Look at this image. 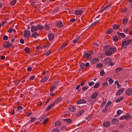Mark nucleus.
Instances as JSON below:
<instances>
[{"label":"nucleus","instance_id":"nucleus-35","mask_svg":"<svg viewBox=\"0 0 132 132\" xmlns=\"http://www.w3.org/2000/svg\"><path fill=\"white\" fill-rule=\"evenodd\" d=\"M122 70H123V69H122V68H121V67L118 68H117L116 69L115 72L116 73H117L119 71H122Z\"/></svg>","mask_w":132,"mask_h":132},{"label":"nucleus","instance_id":"nucleus-15","mask_svg":"<svg viewBox=\"0 0 132 132\" xmlns=\"http://www.w3.org/2000/svg\"><path fill=\"white\" fill-rule=\"evenodd\" d=\"M54 36L53 34H50L48 36L49 40L50 41H51L53 40L54 38Z\"/></svg>","mask_w":132,"mask_h":132},{"label":"nucleus","instance_id":"nucleus-63","mask_svg":"<svg viewBox=\"0 0 132 132\" xmlns=\"http://www.w3.org/2000/svg\"><path fill=\"white\" fill-rule=\"evenodd\" d=\"M51 52L50 51H48L46 53V55L47 56L51 54Z\"/></svg>","mask_w":132,"mask_h":132},{"label":"nucleus","instance_id":"nucleus-53","mask_svg":"<svg viewBox=\"0 0 132 132\" xmlns=\"http://www.w3.org/2000/svg\"><path fill=\"white\" fill-rule=\"evenodd\" d=\"M88 84L90 86H91L93 85L94 84V83L93 81L91 82H88Z\"/></svg>","mask_w":132,"mask_h":132},{"label":"nucleus","instance_id":"nucleus-36","mask_svg":"<svg viewBox=\"0 0 132 132\" xmlns=\"http://www.w3.org/2000/svg\"><path fill=\"white\" fill-rule=\"evenodd\" d=\"M100 84L99 82L96 83L94 87V88H97L99 87Z\"/></svg>","mask_w":132,"mask_h":132},{"label":"nucleus","instance_id":"nucleus-64","mask_svg":"<svg viewBox=\"0 0 132 132\" xmlns=\"http://www.w3.org/2000/svg\"><path fill=\"white\" fill-rule=\"evenodd\" d=\"M85 66L86 67H88L89 66V64L88 62H87L86 63V64L85 65Z\"/></svg>","mask_w":132,"mask_h":132},{"label":"nucleus","instance_id":"nucleus-27","mask_svg":"<svg viewBox=\"0 0 132 132\" xmlns=\"http://www.w3.org/2000/svg\"><path fill=\"white\" fill-rule=\"evenodd\" d=\"M124 98V97L123 96L122 97H121L118 98L116 101V102L117 103L121 101Z\"/></svg>","mask_w":132,"mask_h":132},{"label":"nucleus","instance_id":"nucleus-18","mask_svg":"<svg viewBox=\"0 0 132 132\" xmlns=\"http://www.w3.org/2000/svg\"><path fill=\"white\" fill-rule=\"evenodd\" d=\"M57 26L58 27L61 28L63 26V24L61 21H58L56 23Z\"/></svg>","mask_w":132,"mask_h":132},{"label":"nucleus","instance_id":"nucleus-7","mask_svg":"<svg viewBox=\"0 0 132 132\" xmlns=\"http://www.w3.org/2000/svg\"><path fill=\"white\" fill-rule=\"evenodd\" d=\"M119 120L116 119H114L111 121L112 123L114 125H117L119 123Z\"/></svg>","mask_w":132,"mask_h":132},{"label":"nucleus","instance_id":"nucleus-58","mask_svg":"<svg viewBox=\"0 0 132 132\" xmlns=\"http://www.w3.org/2000/svg\"><path fill=\"white\" fill-rule=\"evenodd\" d=\"M122 38H124L125 37L126 35L123 33H121L120 35Z\"/></svg>","mask_w":132,"mask_h":132},{"label":"nucleus","instance_id":"nucleus-19","mask_svg":"<svg viewBox=\"0 0 132 132\" xmlns=\"http://www.w3.org/2000/svg\"><path fill=\"white\" fill-rule=\"evenodd\" d=\"M69 110L71 112H73L76 111L75 108L73 106H70L69 107Z\"/></svg>","mask_w":132,"mask_h":132},{"label":"nucleus","instance_id":"nucleus-30","mask_svg":"<svg viewBox=\"0 0 132 132\" xmlns=\"http://www.w3.org/2000/svg\"><path fill=\"white\" fill-rule=\"evenodd\" d=\"M32 37H34V38H36V36H38V34L37 32H35L32 34Z\"/></svg>","mask_w":132,"mask_h":132},{"label":"nucleus","instance_id":"nucleus-48","mask_svg":"<svg viewBox=\"0 0 132 132\" xmlns=\"http://www.w3.org/2000/svg\"><path fill=\"white\" fill-rule=\"evenodd\" d=\"M109 84L111 85L113 82L114 81L112 78H110L109 80Z\"/></svg>","mask_w":132,"mask_h":132},{"label":"nucleus","instance_id":"nucleus-20","mask_svg":"<svg viewBox=\"0 0 132 132\" xmlns=\"http://www.w3.org/2000/svg\"><path fill=\"white\" fill-rule=\"evenodd\" d=\"M128 20V19L127 18H125L122 20L123 24L126 25L127 24V22Z\"/></svg>","mask_w":132,"mask_h":132},{"label":"nucleus","instance_id":"nucleus-6","mask_svg":"<svg viewBox=\"0 0 132 132\" xmlns=\"http://www.w3.org/2000/svg\"><path fill=\"white\" fill-rule=\"evenodd\" d=\"M62 97L57 98L53 103L55 105V104L58 103L59 102L61 101L62 100Z\"/></svg>","mask_w":132,"mask_h":132},{"label":"nucleus","instance_id":"nucleus-62","mask_svg":"<svg viewBox=\"0 0 132 132\" xmlns=\"http://www.w3.org/2000/svg\"><path fill=\"white\" fill-rule=\"evenodd\" d=\"M88 87V86H87V87H86L85 86H83L82 87V89L83 90H86Z\"/></svg>","mask_w":132,"mask_h":132},{"label":"nucleus","instance_id":"nucleus-42","mask_svg":"<svg viewBox=\"0 0 132 132\" xmlns=\"http://www.w3.org/2000/svg\"><path fill=\"white\" fill-rule=\"evenodd\" d=\"M80 37V36H79L77 38H76L73 41V43H76L77 42V41L78 40H79V38Z\"/></svg>","mask_w":132,"mask_h":132},{"label":"nucleus","instance_id":"nucleus-50","mask_svg":"<svg viewBox=\"0 0 132 132\" xmlns=\"http://www.w3.org/2000/svg\"><path fill=\"white\" fill-rule=\"evenodd\" d=\"M8 37L7 36L4 35L3 37V39L4 40H7Z\"/></svg>","mask_w":132,"mask_h":132},{"label":"nucleus","instance_id":"nucleus-57","mask_svg":"<svg viewBox=\"0 0 132 132\" xmlns=\"http://www.w3.org/2000/svg\"><path fill=\"white\" fill-rule=\"evenodd\" d=\"M110 46L109 45H106L104 47V50H106L108 49V47L110 48Z\"/></svg>","mask_w":132,"mask_h":132},{"label":"nucleus","instance_id":"nucleus-12","mask_svg":"<svg viewBox=\"0 0 132 132\" xmlns=\"http://www.w3.org/2000/svg\"><path fill=\"white\" fill-rule=\"evenodd\" d=\"M37 26L32 25L31 28V31L32 32L36 31L37 30Z\"/></svg>","mask_w":132,"mask_h":132},{"label":"nucleus","instance_id":"nucleus-13","mask_svg":"<svg viewBox=\"0 0 132 132\" xmlns=\"http://www.w3.org/2000/svg\"><path fill=\"white\" fill-rule=\"evenodd\" d=\"M130 116L129 114H128L127 116L121 117L120 118V120H122L125 119L126 120H127L130 117Z\"/></svg>","mask_w":132,"mask_h":132},{"label":"nucleus","instance_id":"nucleus-52","mask_svg":"<svg viewBox=\"0 0 132 132\" xmlns=\"http://www.w3.org/2000/svg\"><path fill=\"white\" fill-rule=\"evenodd\" d=\"M35 77V76L34 75H33L30 78H29V80L30 81H31L33 80Z\"/></svg>","mask_w":132,"mask_h":132},{"label":"nucleus","instance_id":"nucleus-61","mask_svg":"<svg viewBox=\"0 0 132 132\" xmlns=\"http://www.w3.org/2000/svg\"><path fill=\"white\" fill-rule=\"evenodd\" d=\"M84 112V110H82L79 112V113H80L79 115H81Z\"/></svg>","mask_w":132,"mask_h":132},{"label":"nucleus","instance_id":"nucleus-38","mask_svg":"<svg viewBox=\"0 0 132 132\" xmlns=\"http://www.w3.org/2000/svg\"><path fill=\"white\" fill-rule=\"evenodd\" d=\"M16 2V0H14L12 1L10 3V4L11 5H12V6H13L15 4Z\"/></svg>","mask_w":132,"mask_h":132},{"label":"nucleus","instance_id":"nucleus-11","mask_svg":"<svg viewBox=\"0 0 132 132\" xmlns=\"http://www.w3.org/2000/svg\"><path fill=\"white\" fill-rule=\"evenodd\" d=\"M100 60L97 58H94L92 59V62L93 64H95L96 62H99Z\"/></svg>","mask_w":132,"mask_h":132},{"label":"nucleus","instance_id":"nucleus-14","mask_svg":"<svg viewBox=\"0 0 132 132\" xmlns=\"http://www.w3.org/2000/svg\"><path fill=\"white\" fill-rule=\"evenodd\" d=\"M110 122L108 121L105 122L103 123V126L105 127H108L110 125Z\"/></svg>","mask_w":132,"mask_h":132},{"label":"nucleus","instance_id":"nucleus-59","mask_svg":"<svg viewBox=\"0 0 132 132\" xmlns=\"http://www.w3.org/2000/svg\"><path fill=\"white\" fill-rule=\"evenodd\" d=\"M20 42L22 44H24V41L23 39H21L20 40Z\"/></svg>","mask_w":132,"mask_h":132},{"label":"nucleus","instance_id":"nucleus-8","mask_svg":"<svg viewBox=\"0 0 132 132\" xmlns=\"http://www.w3.org/2000/svg\"><path fill=\"white\" fill-rule=\"evenodd\" d=\"M55 106L54 104L52 103L50 105H49L45 109L46 111H48L50 110L51 108L52 107H54Z\"/></svg>","mask_w":132,"mask_h":132},{"label":"nucleus","instance_id":"nucleus-22","mask_svg":"<svg viewBox=\"0 0 132 132\" xmlns=\"http://www.w3.org/2000/svg\"><path fill=\"white\" fill-rule=\"evenodd\" d=\"M82 11L81 10H76L75 11V14L79 15L81 14L82 13Z\"/></svg>","mask_w":132,"mask_h":132},{"label":"nucleus","instance_id":"nucleus-16","mask_svg":"<svg viewBox=\"0 0 132 132\" xmlns=\"http://www.w3.org/2000/svg\"><path fill=\"white\" fill-rule=\"evenodd\" d=\"M37 29H38L40 30H43L44 28V27L41 24H37Z\"/></svg>","mask_w":132,"mask_h":132},{"label":"nucleus","instance_id":"nucleus-40","mask_svg":"<svg viewBox=\"0 0 132 132\" xmlns=\"http://www.w3.org/2000/svg\"><path fill=\"white\" fill-rule=\"evenodd\" d=\"M52 132H60V131L58 129L54 128L52 130Z\"/></svg>","mask_w":132,"mask_h":132},{"label":"nucleus","instance_id":"nucleus-23","mask_svg":"<svg viewBox=\"0 0 132 132\" xmlns=\"http://www.w3.org/2000/svg\"><path fill=\"white\" fill-rule=\"evenodd\" d=\"M98 95V93L96 92L94 93L92 95V98H96Z\"/></svg>","mask_w":132,"mask_h":132},{"label":"nucleus","instance_id":"nucleus-2","mask_svg":"<svg viewBox=\"0 0 132 132\" xmlns=\"http://www.w3.org/2000/svg\"><path fill=\"white\" fill-rule=\"evenodd\" d=\"M131 43V44L132 45V39H129L126 40H124L122 42L121 47L122 48L125 49L127 47V45H129Z\"/></svg>","mask_w":132,"mask_h":132},{"label":"nucleus","instance_id":"nucleus-24","mask_svg":"<svg viewBox=\"0 0 132 132\" xmlns=\"http://www.w3.org/2000/svg\"><path fill=\"white\" fill-rule=\"evenodd\" d=\"M23 36L25 37H30L28 34V32L27 31V30H25L24 31Z\"/></svg>","mask_w":132,"mask_h":132},{"label":"nucleus","instance_id":"nucleus-21","mask_svg":"<svg viewBox=\"0 0 132 132\" xmlns=\"http://www.w3.org/2000/svg\"><path fill=\"white\" fill-rule=\"evenodd\" d=\"M63 120L64 121L69 123H71L72 121V120L70 118L64 119Z\"/></svg>","mask_w":132,"mask_h":132},{"label":"nucleus","instance_id":"nucleus-46","mask_svg":"<svg viewBox=\"0 0 132 132\" xmlns=\"http://www.w3.org/2000/svg\"><path fill=\"white\" fill-rule=\"evenodd\" d=\"M85 64L83 63H81L80 65V68L81 69H82L84 68V66H85Z\"/></svg>","mask_w":132,"mask_h":132},{"label":"nucleus","instance_id":"nucleus-49","mask_svg":"<svg viewBox=\"0 0 132 132\" xmlns=\"http://www.w3.org/2000/svg\"><path fill=\"white\" fill-rule=\"evenodd\" d=\"M48 120V118H47L45 119L43 121V123L44 125H45Z\"/></svg>","mask_w":132,"mask_h":132},{"label":"nucleus","instance_id":"nucleus-60","mask_svg":"<svg viewBox=\"0 0 132 132\" xmlns=\"http://www.w3.org/2000/svg\"><path fill=\"white\" fill-rule=\"evenodd\" d=\"M127 11V8L126 7H125L124 9H123L122 10V12H125Z\"/></svg>","mask_w":132,"mask_h":132},{"label":"nucleus","instance_id":"nucleus-45","mask_svg":"<svg viewBox=\"0 0 132 132\" xmlns=\"http://www.w3.org/2000/svg\"><path fill=\"white\" fill-rule=\"evenodd\" d=\"M105 73L103 70H101L100 72V75L101 76H103L105 74Z\"/></svg>","mask_w":132,"mask_h":132},{"label":"nucleus","instance_id":"nucleus-37","mask_svg":"<svg viewBox=\"0 0 132 132\" xmlns=\"http://www.w3.org/2000/svg\"><path fill=\"white\" fill-rule=\"evenodd\" d=\"M108 85V84L106 82H105L103 83V84H102V87L103 88H105V87L107 86Z\"/></svg>","mask_w":132,"mask_h":132},{"label":"nucleus","instance_id":"nucleus-1","mask_svg":"<svg viewBox=\"0 0 132 132\" xmlns=\"http://www.w3.org/2000/svg\"><path fill=\"white\" fill-rule=\"evenodd\" d=\"M117 51V49L114 47L110 48L109 50L106 51L105 53V55L107 56H110L112 55V54L114 53Z\"/></svg>","mask_w":132,"mask_h":132},{"label":"nucleus","instance_id":"nucleus-33","mask_svg":"<svg viewBox=\"0 0 132 132\" xmlns=\"http://www.w3.org/2000/svg\"><path fill=\"white\" fill-rule=\"evenodd\" d=\"M113 40L115 42H117L118 41V38L117 36H113Z\"/></svg>","mask_w":132,"mask_h":132},{"label":"nucleus","instance_id":"nucleus-26","mask_svg":"<svg viewBox=\"0 0 132 132\" xmlns=\"http://www.w3.org/2000/svg\"><path fill=\"white\" fill-rule=\"evenodd\" d=\"M89 56H89L88 53H85L83 55L82 57H83L84 58H88Z\"/></svg>","mask_w":132,"mask_h":132},{"label":"nucleus","instance_id":"nucleus-10","mask_svg":"<svg viewBox=\"0 0 132 132\" xmlns=\"http://www.w3.org/2000/svg\"><path fill=\"white\" fill-rule=\"evenodd\" d=\"M86 102V101L83 99H80L78 100L77 102V104H81L85 103Z\"/></svg>","mask_w":132,"mask_h":132},{"label":"nucleus","instance_id":"nucleus-39","mask_svg":"<svg viewBox=\"0 0 132 132\" xmlns=\"http://www.w3.org/2000/svg\"><path fill=\"white\" fill-rule=\"evenodd\" d=\"M67 44H63L59 48V50H62L63 48L65 47Z\"/></svg>","mask_w":132,"mask_h":132},{"label":"nucleus","instance_id":"nucleus-5","mask_svg":"<svg viewBox=\"0 0 132 132\" xmlns=\"http://www.w3.org/2000/svg\"><path fill=\"white\" fill-rule=\"evenodd\" d=\"M125 89L123 88H122L119 89L116 93V95L118 96L120 95L122 93L125 91Z\"/></svg>","mask_w":132,"mask_h":132},{"label":"nucleus","instance_id":"nucleus-41","mask_svg":"<svg viewBox=\"0 0 132 132\" xmlns=\"http://www.w3.org/2000/svg\"><path fill=\"white\" fill-rule=\"evenodd\" d=\"M56 88L55 86H53L51 87L50 89V91L52 92L55 89H56Z\"/></svg>","mask_w":132,"mask_h":132},{"label":"nucleus","instance_id":"nucleus-51","mask_svg":"<svg viewBox=\"0 0 132 132\" xmlns=\"http://www.w3.org/2000/svg\"><path fill=\"white\" fill-rule=\"evenodd\" d=\"M36 119V118L35 117H34L33 118L31 117V120L30 121L32 123L34 122Z\"/></svg>","mask_w":132,"mask_h":132},{"label":"nucleus","instance_id":"nucleus-34","mask_svg":"<svg viewBox=\"0 0 132 132\" xmlns=\"http://www.w3.org/2000/svg\"><path fill=\"white\" fill-rule=\"evenodd\" d=\"M24 50L27 53H28L30 51V49L28 47H26L24 49Z\"/></svg>","mask_w":132,"mask_h":132},{"label":"nucleus","instance_id":"nucleus-54","mask_svg":"<svg viewBox=\"0 0 132 132\" xmlns=\"http://www.w3.org/2000/svg\"><path fill=\"white\" fill-rule=\"evenodd\" d=\"M99 21V20H97L95 22L93 23L92 24L91 26H92L94 25L95 24H96Z\"/></svg>","mask_w":132,"mask_h":132},{"label":"nucleus","instance_id":"nucleus-29","mask_svg":"<svg viewBox=\"0 0 132 132\" xmlns=\"http://www.w3.org/2000/svg\"><path fill=\"white\" fill-rule=\"evenodd\" d=\"M48 78L47 77H44L42 78L41 80V82H44L46 81L48 79Z\"/></svg>","mask_w":132,"mask_h":132},{"label":"nucleus","instance_id":"nucleus-28","mask_svg":"<svg viewBox=\"0 0 132 132\" xmlns=\"http://www.w3.org/2000/svg\"><path fill=\"white\" fill-rule=\"evenodd\" d=\"M44 27L45 29L47 31L49 30L50 28V26L46 24Z\"/></svg>","mask_w":132,"mask_h":132},{"label":"nucleus","instance_id":"nucleus-31","mask_svg":"<svg viewBox=\"0 0 132 132\" xmlns=\"http://www.w3.org/2000/svg\"><path fill=\"white\" fill-rule=\"evenodd\" d=\"M96 67L97 68L101 69L103 67V65L102 64L99 63L96 65Z\"/></svg>","mask_w":132,"mask_h":132},{"label":"nucleus","instance_id":"nucleus-32","mask_svg":"<svg viewBox=\"0 0 132 132\" xmlns=\"http://www.w3.org/2000/svg\"><path fill=\"white\" fill-rule=\"evenodd\" d=\"M61 124V123L60 121H57L55 122V125L56 126V127H57L59 126Z\"/></svg>","mask_w":132,"mask_h":132},{"label":"nucleus","instance_id":"nucleus-43","mask_svg":"<svg viewBox=\"0 0 132 132\" xmlns=\"http://www.w3.org/2000/svg\"><path fill=\"white\" fill-rule=\"evenodd\" d=\"M122 111L121 110H118V111H117V113L118 115H120L122 113Z\"/></svg>","mask_w":132,"mask_h":132},{"label":"nucleus","instance_id":"nucleus-56","mask_svg":"<svg viewBox=\"0 0 132 132\" xmlns=\"http://www.w3.org/2000/svg\"><path fill=\"white\" fill-rule=\"evenodd\" d=\"M59 8H57L55 9H54L53 10V12L55 13L59 11Z\"/></svg>","mask_w":132,"mask_h":132},{"label":"nucleus","instance_id":"nucleus-3","mask_svg":"<svg viewBox=\"0 0 132 132\" xmlns=\"http://www.w3.org/2000/svg\"><path fill=\"white\" fill-rule=\"evenodd\" d=\"M126 94L128 95H130L132 94V89L128 88L126 91Z\"/></svg>","mask_w":132,"mask_h":132},{"label":"nucleus","instance_id":"nucleus-17","mask_svg":"<svg viewBox=\"0 0 132 132\" xmlns=\"http://www.w3.org/2000/svg\"><path fill=\"white\" fill-rule=\"evenodd\" d=\"M120 27L119 25H117L116 24H114L113 25V28L114 29H118Z\"/></svg>","mask_w":132,"mask_h":132},{"label":"nucleus","instance_id":"nucleus-9","mask_svg":"<svg viewBox=\"0 0 132 132\" xmlns=\"http://www.w3.org/2000/svg\"><path fill=\"white\" fill-rule=\"evenodd\" d=\"M10 42H6L3 45V47L5 48H9L10 47Z\"/></svg>","mask_w":132,"mask_h":132},{"label":"nucleus","instance_id":"nucleus-25","mask_svg":"<svg viewBox=\"0 0 132 132\" xmlns=\"http://www.w3.org/2000/svg\"><path fill=\"white\" fill-rule=\"evenodd\" d=\"M113 30L111 28H110L106 31V34H111L113 32Z\"/></svg>","mask_w":132,"mask_h":132},{"label":"nucleus","instance_id":"nucleus-55","mask_svg":"<svg viewBox=\"0 0 132 132\" xmlns=\"http://www.w3.org/2000/svg\"><path fill=\"white\" fill-rule=\"evenodd\" d=\"M106 102L105 101L103 102L101 105V107L102 108L104 107L106 103Z\"/></svg>","mask_w":132,"mask_h":132},{"label":"nucleus","instance_id":"nucleus-47","mask_svg":"<svg viewBox=\"0 0 132 132\" xmlns=\"http://www.w3.org/2000/svg\"><path fill=\"white\" fill-rule=\"evenodd\" d=\"M111 103L112 102L111 101H108L106 104L105 106V107H106V108L107 107L108 108V106H109V105H111Z\"/></svg>","mask_w":132,"mask_h":132},{"label":"nucleus","instance_id":"nucleus-4","mask_svg":"<svg viewBox=\"0 0 132 132\" xmlns=\"http://www.w3.org/2000/svg\"><path fill=\"white\" fill-rule=\"evenodd\" d=\"M112 61V59L110 57L106 58L104 60V62L105 64H108L109 63Z\"/></svg>","mask_w":132,"mask_h":132},{"label":"nucleus","instance_id":"nucleus-44","mask_svg":"<svg viewBox=\"0 0 132 132\" xmlns=\"http://www.w3.org/2000/svg\"><path fill=\"white\" fill-rule=\"evenodd\" d=\"M108 110V108L107 107L106 108V107H105V108L102 109V111L104 112H106Z\"/></svg>","mask_w":132,"mask_h":132}]
</instances>
